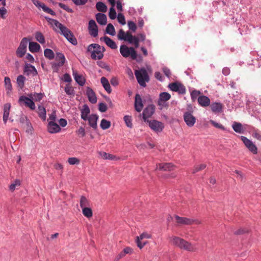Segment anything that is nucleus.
<instances>
[{"label":"nucleus","mask_w":261,"mask_h":261,"mask_svg":"<svg viewBox=\"0 0 261 261\" xmlns=\"http://www.w3.org/2000/svg\"><path fill=\"white\" fill-rule=\"evenodd\" d=\"M133 252V250L132 248L127 247L125 248L121 252H120V256H122V257H124L126 254H131Z\"/></svg>","instance_id":"nucleus-46"},{"label":"nucleus","mask_w":261,"mask_h":261,"mask_svg":"<svg viewBox=\"0 0 261 261\" xmlns=\"http://www.w3.org/2000/svg\"><path fill=\"white\" fill-rule=\"evenodd\" d=\"M171 98V95L168 92H162L160 94L158 100L159 105H163L164 103Z\"/></svg>","instance_id":"nucleus-26"},{"label":"nucleus","mask_w":261,"mask_h":261,"mask_svg":"<svg viewBox=\"0 0 261 261\" xmlns=\"http://www.w3.org/2000/svg\"><path fill=\"white\" fill-rule=\"evenodd\" d=\"M72 75L76 82L80 86H83L86 82L85 77L81 74H79L77 72L72 69Z\"/></svg>","instance_id":"nucleus-20"},{"label":"nucleus","mask_w":261,"mask_h":261,"mask_svg":"<svg viewBox=\"0 0 261 261\" xmlns=\"http://www.w3.org/2000/svg\"><path fill=\"white\" fill-rule=\"evenodd\" d=\"M252 136L253 137L257 139L258 140L261 141V132L258 130H254L253 131Z\"/></svg>","instance_id":"nucleus-55"},{"label":"nucleus","mask_w":261,"mask_h":261,"mask_svg":"<svg viewBox=\"0 0 261 261\" xmlns=\"http://www.w3.org/2000/svg\"><path fill=\"white\" fill-rule=\"evenodd\" d=\"M150 128L156 133L161 132L164 128V124L155 120H147Z\"/></svg>","instance_id":"nucleus-11"},{"label":"nucleus","mask_w":261,"mask_h":261,"mask_svg":"<svg viewBox=\"0 0 261 261\" xmlns=\"http://www.w3.org/2000/svg\"><path fill=\"white\" fill-rule=\"evenodd\" d=\"M117 19L118 22L124 25L126 23L124 15L122 13H119L117 16Z\"/></svg>","instance_id":"nucleus-58"},{"label":"nucleus","mask_w":261,"mask_h":261,"mask_svg":"<svg viewBox=\"0 0 261 261\" xmlns=\"http://www.w3.org/2000/svg\"><path fill=\"white\" fill-rule=\"evenodd\" d=\"M106 32L112 36H114L115 35V30L113 25L111 23H109L107 25V27L106 29Z\"/></svg>","instance_id":"nucleus-43"},{"label":"nucleus","mask_w":261,"mask_h":261,"mask_svg":"<svg viewBox=\"0 0 261 261\" xmlns=\"http://www.w3.org/2000/svg\"><path fill=\"white\" fill-rule=\"evenodd\" d=\"M81 118L85 121H86L88 118V115L90 114V111L89 107L87 105H84L82 109L81 110Z\"/></svg>","instance_id":"nucleus-27"},{"label":"nucleus","mask_w":261,"mask_h":261,"mask_svg":"<svg viewBox=\"0 0 261 261\" xmlns=\"http://www.w3.org/2000/svg\"><path fill=\"white\" fill-rule=\"evenodd\" d=\"M28 42L29 40L27 38L24 37L22 39L16 51V54L18 57L22 58L25 55Z\"/></svg>","instance_id":"nucleus-8"},{"label":"nucleus","mask_w":261,"mask_h":261,"mask_svg":"<svg viewBox=\"0 0 261 261\" xmlns=\"http://www.w3.org/2000/svg\"><path fill=\"white\" fill-rule=\"evenodd\" d=\"M80 206L82 208L88 207L90 205L89 200L84 196L81 197L80 201Z\"/></svg>","instance_id":"nucleus-40"},{"label":"nucleus","mask_w":261,"mask_h":261,"mask_svg":"<svg viewBox=\"0 0 261 261\" xmlns=\"http://www.w3.org/2000/svg\"><path fill=\"white\" fill-rule=\"evenodd\" d=\"M205 167L206 165L205 164H200L199 165H197L194 167V169H193V172L195 173L199 171L202 170Z\"/></svg>","instance_id":"nucleus-62"},{"label":"nucleus","mask_w":261,"mask_h":261,"mask_svg":"<svg viewBox=\"0 0 261 261\" xmlns=\"http://www.w3.org/2000/svg\"><path fill=\"white\" fill-rule=\"evenodd\" d=\"M11 108V105L9 103H6L4 106V114H3V121L4 123H6L8 119L10 109Z\"/></svg>","instance_id":"nucleus-29"},{"label":"nucleus","mask_w":261,"mask_h":261,"mask_svg":"<svg viewBox=\"0 0 261 261\" xmlns=\"http://www.w3.org/2000/svg\"><path fill=\"white\" fill-rule=\"evenodd\" d=\"M175 218L176 220V222L181 225H192V224H196L198 225L201 224V221L198 219H194L188 218L186 217H181L177 215L175 216Z\"/></svg>","instance_id":"nucleus-7"},{"label":"nucleus","mask_w":261,"mask_h":261,"mask_svg":"<svg viewBox=\"0 0 261 261\" xmlns=\"http://www.w3.org/2000/svg\"><path fill=\"white\" fill-rule=\"evenodd\" d=\"M87 50L91 53V58L96 60L101 59L103 58L105 48L103 46L94 43L89 45Z\"/></svg>","instance_id":"nucleus-4"},{"label":"nucleus","mask_w":261,"mask_h":261,"mask_svg":"<svg viewBox=\"0 0 261 261\" xmlns=\"http://www.w3.org/2000/svg\"><path fill=\"white\" fill-rule=\"evenodd\" d=\"M127 42H129V43L134 44L136 48H137L139 47V39L138 37L132 35L131 34L128 37V38L127 39Z\"/></svg>","instance_id":"nucleus-33"},{"label":"nucleus","mask_w":261,"mask_h":261,"mask_svg":"<svg viewBox=\"0 0 261 261\" xmlns=\"http://www.w3.org/2000/svg\"><path fill=\"white\" fill-rule=\"evenodd\" d=\"M143 105L142 103V98L139 94H137L135 96V108L136 111L140 112L143 109Z\"/></svg>","instance_id":"nucleus-22"},{"label":"nucleus","mask_w":261,"mask_h":261,"mask_svg":"<svg viewBox=\"0 0 261 261\" xmlns=\"http://www.w3.org/2000/svg\"><path fill=\"white\" fill-rule=\"evenodd\" d=\"M168 88L172 91L178 92L180 94L186 93V89L185 87L180 83L174 82L169 84Z\"/></svg>","instance_id":"nucleus-10"},{"label":"nucleus","mask_w":261,"mask_h":261,"mask_svg":"<svg viewBox=\"0 0 261 261\" xmlns=\"http://www.w3.org/2000/svg\"><path fill=\"white\" fill-rule=\"evenodd\" d=\"M128 27L129 30L135 32L137 29V26L135 23L132 21H128L127 22Z\"/></svg>","instance_id":"nucleus-57"},{"label":"nucleus","mask_w":261,"mask_h":261,"mask_svg":"<svg viewBox=\"0 0 261 261\" xmlns=\"http://www.w3.org/2000/svg\"><path fill=\"white\" fill-rule=\"evenodd\" d=\"M56 113L55 111H53L49 115V118L48 119V122H56Z\"/></svg>","instance_id":"nucleus-64"},{"label":"nucleus","mask_w":261,"mask_h":261,"mask_svg":"<svg viewBox=\"0 0 261 261\" xmlns=\"http://www.w3.org/2000/svg\"><path fill=\"white\" fill-rule=\"evenodd\" d=\"M4 84H5V88L6 90L7 94H9L12 90V84L11 83L10 79L9 77L6 76L5 77Z\"/></svg>","instance_id":"nucleus-34"},{"label":"nucleus","mask_w":261,"mask_h":261,"mask_svg":"<svg viewBox=\"0 0 261 261\" xmlns=\"http://www.w3.org/2000/svg\"><path fill=\"white\" fill-rule=\"evenodd\" d=\"M197 101L199 105L203 107H206L210 105V98L204 95H201L198 97Z\"/></svg>","instance_id":"nucleus-23"},{"label":"nucleus","mask_w":261,"mask_h":261,"mask_svg":"<svg viewBox=\"0 0 261 261\" xmlns=\"http://www.w3.org/2000/svg\"><path fill=\"white\" fill-rule=\"evenodd\" d=\"M40 48V45L36 42H30L29 44V50L32 53H37L39 51Z\"/></svg>","instance_id":"nucleus-35"},{"label":"nucleus","mask_w":261,"mask_h":261,"mask_svg":"<svg viewBox=\"0 0 261 261\" xmlns=\"http://www.w3.org/2000/svg\"><path fill=\"white\" fill-rule=\"evenodd\" d=\"M100 126L103 130L108 129L111 126V122L106 119H102L101 121Z\"/></svg>","instance_id":"nucleus-45"},{"label":"nucleus","mask_w":261,"mask_h":261,"mask_svg":"<svg viewBox=\"0 0 261 261\" xmlns=\"http://www.w3.org/2000/svg\"><path fill=\"white\" fill-rule=\"evenodd\" d=\"M28 96L36 101H40L43 97L44 94L42 93H32Z\"/></svg>","instance_id":"nucleus-36"},{"label":"nucleus","mask_w":261,"mask_h":261,"mask_svg":"<svg viewBox=\"0 0 261 261\" xmlns=\"http://www.w3.org/2000/svg\"><path fill=\"white\" fill-rule=\"evenodd\" d=\"M46 110L45 109L41 106L38 107V115L43 120L46 119Z\"/></svg>","instance_id":"nucleus-39"},{"label":"nucleus","mask_w":261,"mask_h":261,"mask_svg":"<svg viewBox=\"0 0 261 261\" xmlns=\"http://www.w3.org/2000/svg\"><path fill=\"white\" fill-rule=\"evenodd\" d=\"M18 102L20 105L24 104L25 107L29 108L32 110H34L36 108L35 103L32 98L29 97L21 96L19 98Z\"/></svg>","instance_id":"nucleus-12"},{"label":"nucleus","mask_w":261,"mask_h":261,"mask_svg":"<svg viewBox=\"0 0 261 261\" xmlns=\"http://www.w3.org/2000/svg\"><path fill=\"white\" fill-rule=\"evenodd\" d=\"M154 109V106L153 105H149L145 108L142 114L143 119L145 122H147V119L153 115Z\"/></svg>","instance_id":"nucleus-15"},{"label":"nucleus","mask_w":261,"mask_h":261,"mask_svg":"<svg viewBox=\"0 0 261 261\" xmlns=\"http://www.w3.org/2000/svg\"><path fill=\"white\" fill-rule=\"evenodd\" d=\"M53 24L59 28L63 35L73 45L77 44V40L71 32L65 26L55 19H52Z\"/></svg>","instance_id":"nucleus-3"},{"label":"nucleus","mask_w":261,"mask_h":261,"mask_svg":"<svg viewBox=\"0 0 261 261\" xmlns=\"http://www.w3.org/2000/svg\"><path fill=\"white\" fill-rule=\"evenodd\" d=\"M35 38L41 44H43L45 42L44 37L40 32H37L35 34Z\"/></svg>","instance_id":"nucleus-52"},{"label":"nucleus","mask_w":261,"mask_h":261,"mask_svg":"<svg viewBox=\"0 0 261 261\" xmlns=\"http://www.w3.org/2000/svg\"><path fill=\"white\" fill-rule=\"evenodd\" d=\"M212 111L215 113L220 112L222 109V105L219 102H214L211 105Z\"/></svg>","instance_id":"nucleus-37"},{"label":"nucleus","mask_w":261,"mask_h":261,"mask_svg":"<svg viewBox=\"0 0 261 261\" xmlns=\"http://www.w3.org/2000/svg\"><path fill=\"white\" fill-rule=\"evenodd\" d=\"M98 109L101 112H105L107 110V106L106 103L101 102L98 105Z\"/></svg>","instance_id":"nucleus-63"},{"label":"nucleus","mask_w":261,"mask_h":261,"mask_svg":"<svg viewBox=\"0 0 261 261\" xmlns=\"http://www.w3.org/2000/svg\"><path fill=\"white\" fill-rule=\"evenodd\" d=\"M44 56L49 60H52L55 57L54 53L53 51L50 49H45L44 51Z\"/></svg>","instance_id":"nucleus-44"},{"label":"nucleus","mask_w":261,"mask_h":261,"mask_svg":"<svg viewBox=\"0 0 261 261\" xmlns=\"http://www.w3.org/2000/svg\"><path fill=\"white\" fill-rule=\"evenodd\" d=\"M99 155L100 156L105 160H113L115 159V156L111 154L107 153L106 152L104 151H100L99 152Z\"/></svg>","instance_id":"nucleus-41"},{"label":"nucleus","mask_w":261,"mask_h":261,"mask_svg":"<svg viewBox=\"0 0 261 261\" xmlns=\"http://www.w3.org/2000/svg\"><path fill=\"white\" fill-rule=\"evenodd\" d=\"M169 242L171 245L189 252H195L197 248L191 243L176 236L169 237Z\"/></svg>","instance_id":"nucleus-1"},{"label":"nucleus","mask_w":261,"mask_h":261,"mask_svg":"<svg viewBox=\"0 0 261 261\" xmlns=\"http://www.w3.org/2000/svg\"><path fill=\"white\" fill-rule=\"evenodd\" d=\"M86 95L88 98L89 100L92 103H95L97 101V98L95 93L93 90L89 88H86Z\"/></svg>","instance_id":"nucleus-25"},{"label":"nucleus","mask_w":261,"mask_h":261,"mask_svg":"<svg viewBox=\"0 0 261 261\" xmlns=\"http://www.w3.org/2000/svg\"><path fill=\"white\" fill-rule=\"evenodd\" d=\"M65 91L66 93L68 95L73 96L74 94V90L73 87L69 84H67L65 87Z\"/></svg>","instance_id":"nucleus-47"},{"label":"nucleus","mask_w":261,"mask_h":261,"mask_svg":"<svg viewBox=\"0 0 261 261\" xmlns=\"http://www.w3.org/2000/svg\"><path fill=\"white\" fill-rule=\"evenodd\" d=\"M25 78L22 75H19L17 78V83L20 88H22L24 85Z\"/></svg>","instance_id":"nucleus-48"},{"label":"nucleus","mask_w":261,"mask_h":261,"mask_svg":"<svg viewBox=\"0 0 261 261\" xmlns=\"http://www.w3.org/2000/svg\"><path fill=\"white\" fill-rule=\"evenodd\" d=\"M109 16L111 19H115L116 18V12L114 7H111L110 9Z\"/></svg>","instance_id":"nucleus-54"},{"label":"nucleus","mask_w":261,"mask_h":261,"mask_svg":"<svg viewBox=\"0 0 261 261\" xmlns=\"http://www.w3.org/2000/svg\"><path fill=\"white\" fill-rule=\"evenodd\" d=\"M98 116L96 114H91L89 116L87 120L88 121V124L93 129L96 130L97 128V122Z\"/></svg>","instance_id":"nucleus-17"},{"label":"nucleus","mask_w":261,"mask_h":261,"mask_svg":"<svg viewBox=\"0 0 261 261\" xmlns=\"http://www.w3.org/2000/svg\"><path fill=\"white\" fill-rule=\"evenodd\" d=\"M169 242L171 245L189 252H195L197 248L191 243L176 236L169 237Z\"/></svg>","instance_id":"nucleus-2"},{"label":"nucleus","mask_w":261,"mask_h":261,"mask_svg":"<svg viewBox=\"0 0 261 261\" xmlns=\"http://www.w3.org/2000/svg\"><path fill=\"white\" fill-rule=\"evenodd\" d=\"M158 169L164 171H171L174 169V166L171 163H161L156 165L155 170Z\"/></svg>","instance_id":"nucleus-24"},{"label":"nucleus","mask_w":261,"mask_h":261,"mask_svg":"<svg viewBox=\"0 0 261 261\" xmlns=\"http://www.w3.org/2000/svg\"><path fill=\"white\" fill-rule=\"evenodd\" d=\"M47 130L49 133L55 134L60 132L61 128L56 122H48Z\"/></svg>","instance_id":"nucleus-18"},{"label":"nucleus","mask_w":261,"mask_h":261,"mask_svg":"<svg viewBox=\"0 0 261 261\" xmlns=\"http://www.w3.org/2000/svg\"><path fill=\"white\" fill-rule=\"evenodd\" d=\"M88 29L89 33L91 36L93 37H96L97 36L98 32V27L94 20L91 19L89 20Z\"/></svg>","instance_id":"nucleus-14"},{"label":"nucleus","mask_w":261,"mask_h":261,"mask_svg":"<svg viewBox=\"0 0 261 261\" xmlns=\"http://www.w3.org/2000/svg\"><path fill=\"white\" fill-rule=\"evenodd\" d=\"M100 41L105 42V43L111 48L116 49L117 45L116 43L108 36H104L100 38Z\"/></svg>","instance_id":"nucleus-21"},{"label":"nucleus","mask_w":261,"mask_h":261,"mask_svg":"<svg viewBox=\"0 0 261 261\" xmlns=\"http://www.w3.org/2000/svg\"><path fill=\"white\" fill-rule=\"evenodd\" d=\"M95 18L97 22L101 25H105L107 23V18L106 15L98 13L96 14Z\"/></svg>","instance_id":"nucleus-28"},{"label":"nucleus","mask_w":261,"mask_h":261,"mask_svg":"<svg viewBox=\"0 0 261 261\" xmlns=\"http://www.w3.org/2000/svg\"><path fill=\"white\" fill-rule=\"evenodd\" d=\"M135 75L139 84L142 87H145L146 83L149 81V77L147 71L144 68L135 70Z\"/></svg>","instance_id":"nucleus-5"},{"label":"nucleus","mask_w":261,"mask_h":261,"mask_svg":"<svg viewBox=\"0 0 261 261\" xmlns=\"http://www.w3.org/2000/svg\"><path fill=\"white\" fill-rule=\"evenodd\" d=\"M20 185V181L19 179H16L15 181L11 184L9 186V189L11 191H14L17 187H19Z\"/></svg>","instance_id":"nucleus-53"},{"label":"nucleus","mask_w":261,"mask_h":261,"mask_svg":"<svg viewBox=\"0 0 261 261\" xmlns=\"http://www.w3.org/2000/svg\"><path fill=\"white\" fill-rule=\"evenodd\" d=\"M69 164L71 165H79L80 163V160L75 157L69 158L67 160Z\"/></svg>","instance_id":"nucleus-49"},{"label":"nucleus","mask_w":261,"mask_h":261,"mask_svg":"<svg viewBox=\"0 0 261 261\" xmlns=\"http://www.w3.org/2000/svg\"><path fill=\"white\" fill-rule=\"evenodd\" d=\"M56 61L57 62L53 64V68L54 70L57 69L58 67L62 66L64 65L65 62L64 55L60 53H57Z\"/></svg>","instance_id":"nucleus-16"},{"label":"nucleus","mask_w":261,"mask_h":261,"mask_svg":"<svg viewBox=\"0 0 261 261\" xmlns=\"http://www.w3.org/2000/svg\"><path fill=\"white\" fill-rule=\"evenodd\" d=\"M97 10L101 12H106L107 11V6L102 2H97L96 4Z\"/></svg>","instance_id":"nucleus-38"},{"label":"nucleus","mask_w":261,"mask_h":261,"mask_svg":"<svg viewBox=\"0 0 261 261\" xmlns=\"http://www.w3.org/2000/svg\"><path fill=\"white\" fill-rule=\"evenodd\" d=\"M43 10L48 13L51 14V15H55L56 13L55 12L52 10L51 9L49 8L48 7H46L45 5H43L42 8Z\"/></svg>","instance_id":"nucleus-59"},{"label":"nucleus","mask_w":261,"mask_h":261,"mask_svg":"<svg viewBox=\"0 0 261 261\" xmlns=\"http://www.w3.org/2000/svg\"><path fill=\"white\" fill-rule=\"evenodd\" d=\"M24 72L27 75H31L32 76H36L38 73L35 67L30 64H27L25 65Z\"/></svg>","instance_id":"nucleus-19"},{"label":"nucleus","mask_w":261,"mask_h":261,"mask_svg":"<svg viewBox=\"0 0 261 261\" xmlns=\"http://www.w3.org/2000/svg\"><path fill=\"white\" fill-rule=\"evenodd\" d=\"M120 53L124 58L130 57L133 60H137V53L133 47H128L126 45H121L120 47Z\"/></svg>","instance_id":"nucleus-6"},{"label":"nucleus","mask_w":261,"mask_h":261,"mask_svg":"<svg viewBox=\"0 0 261 261\" xmlns=\"http://www.w3.org/2000/svg\"><path fill=\"white\" fill-rule=\"evenodd\" d=\"M124 121L126 125V126L129 128H132L133 123H132V119L131 116L126 115L124 117Z\"/></svg>","instance_id":"nucleus-51"},{"label":"nucleus","mask_w":261,"mask_h":261,"mask_svg":"<svg viewBox=\"0 0 261 261\" xmlns=\"http://www.w3.org/2000/svg\"><path fill=\"white\" fill-rule=\"evenodd\" d=\"M100 82L106 91L108 93H110L112 91V89L107 79L105 77H102L100 79Z\"/></svg>","instance_id":"nucleus-32"},{"label":"nucleus","mask_w":261,"mask_h":261,"mask_svg":"<svg viewBox=\"0 0 261 261\" xmlns=\"http://www.w3.org/2000/svg\"><path fill=\"white\" fill-rule=\"evenodd\" d=\"M82 213L84 216L87 218H90L92 217L93 213L92 210L88 207L82 208Z\"/></svg>","instance_id":"nucleus-42"},{"label":"nucleus","mask_w":261,"mask_h":261,"mask_svg":"<svg viewBox=\"0 0 261 261\" xmlns=\"http://www.w3.org/2000/svg\"><path fill=\"white\" fill-rule=\"evenodd\" d=\"M130 34L129 32H125L122 29H120L117 35V37L120 40L126 41Z\"/></svg>","instance_id":"nucleus-31"},{"label":"nucleus","mask_w":261,"mask_h":261,"mask_svg":"<svg viewBox=\"0 0 261 261\" xmlns=\"http://www.w3.org/2000/svg\"><path fill=\"white\" fill-rule=\"evenodd\" d=\"M232 127L233 130L237 133L243 134L244 132V128L240 122H234L232 125Z\"/></svg>","instance_id":"nucleus-30"},{"label":"nucleus","mask_w":261,"mask_h":261,"mask_svg":"<svg viewBox=\"0 0 261 261\" xmlns=\"http://www.w3.org/2000/svg\"><path fill=\"white\" fill-rule=\"evenodd\" d=\"M210 123L215 127L218 128L223 130L225 129V127L221 124L218 123L213 120L210 121Z\"/></svg>","instance_id":"nucleus-60"},{"label":"nucleus","mask_w":261,"mask_h":261,"mask_svg":"<svg viewBox=\"0 0 261 261\" xmlns=\"http://www.w3.org/2000/svg\"><path fill=\"white\" fill-rule=\"evenodd\" d=\"M200 92L199 91L194 90L191 92V97L193 101H195L200 96Z\"/></svg>","instance_id":"nucleus-50"},{"label":"nucleus","mask_w":261,"mask_h":261,"mask_svg":"<svg viewBox=\"0 0 261 261\" xmlns=\"http://www.w3.org/2000/svg\"><path fill=\"white\" fill-rule=\"evenodd\" d=\"M59 6L62 8L63 9L66 10L68 12L71 13L73 12L72 10L68 6L63 4V3H59Z\"/></svg>","instance_id":"nucleus-61"},{"label":"nucleus","mask_w":261,"mask_h":261,"mask_svg":"<svg viewBox=\"0 0 261 261\" xmlns=\"http://www.w3.org/2000/svg\"><path fill=\"white\" fill-rule=\"evenodd\" d=\"M183 118L186 124L189 127L193 126L196 123V118L191 112L187 111L185 112Z\"/></svg>","instance_id":"nucleus-13"},{"label":"nucleus","mask_w":261,"mask_h":261,"mask_svg":"<svg viewBox=\"0 0 261 261\" xmlns=\"http://www.w3.org/2000/svg\"><path fill=\"white\" fill-rule=\"evenodd\" d=\"M76 133L80 137H84L86 135L85 130L82 126L80 127L76 131Z\"/></svg>","instance_id":"nucleus-56"},{"label":"nucleus","mask_w":261,"mask_h":261,"mask_svg":"<svg viewBox=\"0 0 261 261\" xmlns=\"http://www.w3.org/2000/svg\"><path fill=\"white\" fill-rule=\"evenodd\" d=\"M240 138L245 146L253 154H256L257 153V148L256 146L253 143L252 141L248 139L245 136H241Z\"/></svg>","instance_id":"nucleus-9"}]
</instances>
